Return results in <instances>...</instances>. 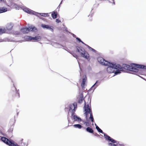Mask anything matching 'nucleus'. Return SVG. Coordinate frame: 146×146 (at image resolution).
Segmentation results:
<instances>
[{
  "mask_svg": "<svg viewBox=\"0 0 146 146\" xmlns=\"http://www.w3.org/2000/svg\"><path fill=\"white\" fill-rule=\"evenodd\" d=\"M132 66H130L126 64H123L122 66L119 64H117L116 67L117 69V71L115 73V75H117L121 73L120 71L123 70V69L127 70L130 71L132 68Z\"/></svg>",
  "mask_w": 146,
  "mask_h": 146,
  "instance_id": "nucleus-1",
  "label": "nucleus"
},
{
  "mask_svg": "<svg viewBox=\"0 0 146 146\" xmlns=\"http://www.w3.org/2000/svg\"><path fill=\"white\" fill-rule=\"evenodd\" d=\"M84 108L85 111V114L86 118L87 119V117L88 115V114L90 113V116L89 117V119L91 120V121L93 122L94 121V119L92 115V113L91 111V107L90 108L89 107L88 104H87L86 105V104L85 103Z\"/></svg>",
  "mask_w": 146,
  "mask_h": 146,
  "instance_id": "nucleus-2",
  "label": "nucleus"
},
{
  "mask_svg": "<svg viewBox=\"0 0 146 146\" xmlns=\"http://www.w3.org/2000/svg\"><path fill=\"white\" fill-rule=\"evenodd\" d=\"M117 66V64H114L109 62V65L106 66H108L107 68V72L109 73H115L117 71V69L116 67V66Z\"/></svg>",
  "mask_w": 146,
  "mask_h": 146,
  "instance_id": "nucleus-3",
  "label": "nucleus"
},
{
  "mask_svg": "<svg viewBox=\"0 0 146 146\" xmlns=\"http://www.w3.org/2000/svg\"><path fill=\"white\" fill-rule=\"evenodd\" d=\"M1 139L2 141L10 146H20L17 143L15 144L14 142L11 141L5 137H1Z\"/></svg>",
  "mask_w": 146,
  "mask_h": 146,
  "instance_id": "nucleus-4",
  "label": "nucleus"
},
{
  "mask_svg": "<svg viewBox=\"0 0 146 146\" xmlns=\"http://www.w3.org/2000/svg\"><path fill=\"white\" fill-rule=\"evenodd\" d=\"M104 136L106 140L108 141H110L111 143H109L108 144L109 146H117L116 145L114 144V143H116L117 142L115 140L111 138L110 136L106 134H104Z\"/></svg>",
  "mask_w": 146,
  "mask_h": 146,
  "instance_id": "nucleus-5",
  "label": "nucleus"
},
{
  "mask_svg": "<svg viewBox=\"0 0 146 146\" xmlns=\"http://www.w3.org/2000/svg\"><path fill=\"white\" fill-rule=\"evenodd\" d=\"M98 62L101 64L105 66L109 65V62L105 60L101 57H98L97 58Z\"/></svg>",
  "mask_w": 146,
  "mask_h": 146,
  "instance_id": "nucleus-6",
  "label": "nucleus"
},
{
  "mask_svg": "<svg viewBox=\"0 0 146 146\" xmlns=\"http://www.w3.org/2000/svg\"><path fill=\"white\" fill-rule=\"evenodd\" d=\"M26 39L30 41H39L40 40L41 37L38 36H36L35 37H33L31 36H26Z\"/></svg>",
  "mask_w": 146,
  "mask_h": 146,
  "instance_id": "nucleus-7",
  "label": "nucleus"
},
{
  "mask_svg": "<svg viewBox=\"0 0 146 146\" xmlns=\"http://www.w3.org/2000/svg\"><path fill=\"white\" fill-rule=\"evenodd\" d=\"M14 91L11 92L13 97L14 98H18L20 97L19 93L17 90H16V89L15 87H13Z\"/></svg>",
  "mask_w": 146,
  "mask_h": 146,
  "instance_id": "nucleus-8",
  "label": "nucleus"
},
{
  "mask_svg": "<svg viewBox=\"0 0 146 146\" xmlns=\"http://www.w3.org/2000/svg\"><path fill=\"white\" fill-rule=\"evenodd\" d=\"M77 107L76 104H73L70 105L69 110L70 111L71 110H72V116H73V115L74 114L75 109Z\"/></svg>",
  "mask_w": 146,
  "mask_h": 146,
  "instance_id": "nucleus-9",
  "label": "nucleus"
},
{
  "mask_svg": "<svg viewBox=\"0 0 146 146\" xmlns=\"http://www.w3.org/2000/svg\"><path fill=\"white\" fill-rule=\"evenodd\" d=\"M81 56L86 59L88 61H89L90 59L89 54L85 50L83 53H81Z\"/></svg>",
  "mask_w": 146,
  "mask_h": 146,
  "instance_id": "nucleus-10",
  "label": "nucleus"
},
{
  "mask_svg": "<svg viewBox=\"0 0 146 146\" xmlns=\"http://www.w3.org/2000/svg\"><path fill=\"white\" fill-rule=\"evenodd\" d=\"M41 26L44 29H48L52 32L53 31L54 27L52 26H50L48 25L43 24H41Z\"/></svg>",
  "mask_w": 146,
  "mask_h": 146,
  "instance_id": "nucleus-11",
  "label": "nucleus"
},
{
  "mask_svg": "<svg viewBox=\"0 0 146 146\" xmlns=\"http://www.w3.org/2000/svg\"><path fill=\"white\" fill-rule=\"evenodd\" d=\"M133 66L134 67H136L137 68H142L143 69H146V66L143 65H140L138 64H134Z\"/></svg>",
  "mask_w": 146,
  "mask_h": 146,
  "instance_id": "nucleus-12",
  "label": "nucleus"
},
{
  "mask_svg": "<svg viewBox=\"0 0 146 146\" xmlns=\"http://www.w3.org/2000/svg\"><path fill=\"white\" fill-rule=\"evenodd\" d=\"M71 118L72 119L74 120V121H81V119L76 115H73V116L71 115Z\"/></svg>",
  "mask_w": 146,
  "mask_h": 146,
  "instance_id": "nucleus-13",
  "label": "nucleus"
},
{
  "mask_svg": "<svg viewBox=\"0 0 146 146\" xmlns=\"http://www.w3.org/2000/svg\"><path fill=\"white\" fill-rule=\"evenodd\" d=\"M76 51L80 53L81 55V53H83L85 51V49L82 47L76 46Z\"/></svg>",
  "mask_w": 146,
  "mask_h": 146,
  "instance_id": "nucleus-14",
  "label": "nucleus"
},
{
  "mask_svg": "<svg viewBox=\"0 0 146 146\" xmlns=\"http://www.w3.org/2000/svg\"><path fill=\"white\" fill-rule=\"evenodd\" d=\"M21 31L23 34H26L29 31V28H23L21 29Z\"/></svg>",
  "mask_w": 146,
  "mask_h": 146,
  "instance_id": "nucleus-15",
  "label": "nucleus"
},
{
  "mask_svg": "<svg viewBox=\"0 0 146 146\" xmlns=\"http://www.w3.org/2000/svg\"><path fill=\"white\" fill-rule=\"evenodd\" d=\"M13 24L12 23H9L7 24L6 26V29L7 31H10L12 29L13 27Z\"/></svg>",
  "mask_w": 146,
  "mask_h": 146,
  "instance_id": "nucleus-16",
  "label": "nucleus"
},
{
  "mask_svg": "<svg viewBox=\"0 0 146 146\" xmlns=\"http://www.w3.org/2000/svg\"><path fill=\"white\" fill-rule=\"evenodd\" d=\"M24 11L30 14H34V12L28 8H25L23 9Z\"/></svg>",
  "mask_w": 146,
  "mask_h": 146,
  "instance_id": "nucleus-17",
  "label": "nucleus"
},
{
  "mask_svg": "<svg viewBox=\"0 0 146 146\" xmlns=\"http://www.w3.org/2000/svg\"><path fill=\"white\" fill-rule=\"evenodd\" d=\"M7 33V29L5 28L0 27V35Z\"/></svg>",
  "mask_w": 146,
  "mask_h": 146,
  "instance_id": "nucleus-18",
  "label": "nucleus"
},
{
  "mask_svg": "<svg viewBox=\"0 0 146 146\" xmlns=\"http://www.w3.org/2000/svg\"><path fill=\"white\" fill-rule=\"evenodd\" d=\"M29 31H31L32 32H36L37 31V29L35 27H29Z\"/></svg>",
  "mask_w": 146,
  "mask_h": 146,
  "instance_id": "nucleus-19",
  "label": "nucleus"
},
{
  "mask_svg": "<svg viewBox=\"0 0 146 146\" xmlns=\"http://www.w3.org/2000/svg\"><path fill=\"white\" fill-rule=\"evenodd\" d=\"M134 64H131V65L132 66V68H131V71L135 72H137L138 71V69L137 68H137L136 67L134 66L133 65Z\"/></svg>",
  "mask_w": 146,
  "mask_h": 146,
  "instance_id": "nucleus-20",
  "label": "nucleus"
},
{
  "mask_svg": "<svg viewBox=\"0 0 146 146\" xmlns=\"http://www.w3.org/2000/svg\"><path fill=\"white\" fill-rule=\"evenodd\" d=\"M86 130L87 132L90 133H92L94 132V131L93 129L89 127L87 128L86 129Z\"/></svg>",
  "mask_w": 146,
  "mask_h": 146,
  "instance_id": "nucleus-21",
  "label": "nucleus"
},
{
  "mask_svg": "<svg viewBox=\"0 0 146 146\" xmlns=\"http://www.w3.org/2000/svg\"><path fill=\"white\" fill-rule=\"evenodd\" d=\"M7 11V9L6 8L2 7L0 9V13L5 12Z\"/></svg>",
  "mask_w": 146,
  "mask_h": 146,
  "instance_id": "nucleus-22",
  "label": "nucleus"
},
{
  "mask_svg": "<svg viewBox=\"0 0 146 146\" xmlns=\"http://www.w3.org/2000/svg\"><path fill=\"white\" fill-rule=\"evenodd\" d=\"M57 12H54L51 15L52 17L54 19L56 18L57 17Z\"/></svg>",
  "mask_w": 146,
  "mask_h": 146,
  "instance_id": "nucleus-23",
  "label": "nucleus"
},
{
  "mask_svg": "<svg viewBox=\"0 0 146 146\" xmlns=\"http://www.w3.org/2000/svg\"><path fill=\"white\" fill-rule=\"evenodd\" d=\"M73 126L75 128H78L79 129H80L82 127V126L79 124H75L73 125Z\"/></svg>",
  "mask_w": 146,
  "mask_h": 146,
  "instance_id": "nucleus-24",
  "label": "nucleus"
},
{
  "mask_svg": "<svg viewBox=\"0 0 146 146\" xmlns=\"http://www.w3.org/2000/svg\"><path fill=\"white\" fill-rule=\"evenodd\" d=\"M86 46L88 47L89 50H90L96 53V50L91 48L88 45H86Z\"/></svg>",
  "mask_w": 146,
  "mask_h": 146,
  "instance_id": "nucleus-25",
  "label": "nucleus"
},
{
  "mask_svg": "<svg viewBox=\"0 0 146 146\" xmlns=\"http://www.w3.org/2000/svg\"><path fill=\"white\" fill-rule=\"evenodd\" d=\"M96 128L99 132L104 134H105L103 132V131L98 126H96Z\"/></svg>",
  "mask_w": 146,
  "mask_h": 146,
  "instance_id": "nucleus-26",
  "label": "nucleus"
},
{
  "mask_svg": "<svg viewBox=\"0 0 146 146\" xmlns=\"http://www.w3.org/2000/svg\"><path fill=\"white\" fill-rule=\"evenodd\" d=\"M84 99V98L80 97L78 100V102L80 104L81 103Z\"/></svg>",
  "mask_w": 146,
  "mask_h": 146,
  "instance_id": "nucleus-27",
  "label": "nucleus"
},
{
  "mask_svg": "<svg viewBox=\"0 0 146 146\" xmlns=\"http://www.w3.org/2000/svg\"><path fill=\"white\" fill-rule=\"evenodd\" d=\"M13 127L14 125H12L11 127L9 128V129L8 130V132L10 133H12L13 130Z\"/></svg>",
  "mask_w": 146,
  "mask_h": 146,
  "instance_id": "nucleus-28",
  "label": "nucleus"
},
{
  "mask_svg": "<svg viewBox=\"0 0 146 146\" xmlns=\"http://www.w3.org/2000/svg\"><path fill=\"white\" fill-rule=\"evenodd\" d=\"M85 82H84V81L82 82L81 84V86L83 89L84 88V85L85 84Z\"/></svg>",
  "mask_w": 146,
  "mask_h": 146,
  "instance_id": "nucleus-29",
  "label": "nucleus"
},
{
  "mask_svg": "<svg viewBox=\"0 0 146 146\" xmlns=\"http://www.w3.org/2000/svg\"><path fill=\"white\" fill-rule=\"evenodd\" d=\"M14 34L16 35H20V33L19 32L17 31L15 32L14 33Z\"/></svg>",
  "mask_w": 146,
  "mask_h": 146,
  "instance_id": "nucleus-30",
  "label": "nucleus"
},
{
  "mask_svg": "<svg viewBox=\"0 0 146 146\" xmlns=\"http://www.w3.org/2000/svg\"><path fill=\"white\" fill-rule=\"evenodd\" d=\"M42 15H41V16H48V14L47 13H42Z\"/></svg>",
  "mask_w": 146,
  "mask_h": 146,
  "instance_id": "nucleus-31",
  "label": "nucleus"
},
{
  "mask_svg": "<svg viewBox=\"0 0 146 146\" xmlns=\"http://www.w3.org/2000/svg\"><path fill=\"white\" fill-rule=\"evenodd\" d=\"M84 124H85L87 126H89V124L88 122H85L84 123Z\"/></svg>",
  "mask_w": 146,
  "mask_h": 146,
  "instance_id": "nucleus-32",
  "label": "nucleus"
},
{
  "mask_svg": "<svg viewBox=\"0 0 146 146\" xmlns=\"http://www.w3.org/2000/svg\"><path fill=\"white\" fill-rule=\"evenodd\" d=\"M56 22L57 23H59L61 22V21L59 20L58 19H56Z\"/></svg>",
  "mask_w": 146,
  "mask_h": 146,
  "instance_id": "nucleus-33",
  "label": "nucleus"
},
{
  "mask_svg": "<svg viewBox=\"0 0 146 146\" xmlns=\"http://www.w3.org/2000/svg\"><path fill=\"white\" fill-rule=\"evenodd\" d=\"M72 55L74 57L76 58L78 57V56L76 54H72Z\"/></svg>",
  "mask_w": 146,
  "mask_h": 146,
  "instance_id": "nucleus-34",
  "label": "nucleus"
},
{
  "mask_svg": "<svg viewBox=\"0 0 146 146\" xmlns=\"http://www.w3.org/2000/svg\"><path fill=\"white\" fill-rule=\"evenodd\" d=\"M86 78H84L83 79L82 81V82L84 81V82H85L86 81Z\"/></svg>",
  "mask_w": 146,
  "mask_h": 146,
  "instance_id": "nucleus-35",
  "label": "nucleus"
},
{
  "mask_svg": "<svg viewBox=\"0 0 146 146\" xmlns=\"http://www.w3.org/2000/svg\"><path fill=\"white\" fill-rule=\"evenodd\" d=\"M80 97L84 98L83 95L82 93H81V94H80Z\"/></svg>",
  "mask_w": 146,
  "mask_h": 146,
  "instance_id": "nucleus-36",
  "label": "nucleus"
},
{
  "mask_svg": "<svg viewBox=\"0 0 146 146\" xmlns=\"http://www.w3.org/2000/svg\"><path fill=\"white\" fill-rule=\"evenodd\" d=\"M97 81L96 82V83L94 84V85L93 86V87L94 86H96L94 88V89L96 88L97 86L98 85H96V84L97 83Z\"/></svg>",
  "mask_w": 146,
  "mask_h": 146,
  "instance_id": "nucleus-37",
  "label": "nucleus"
},
{
  "mask_svg": "<svg viewBox=\"0 0 146 146\" xmlns=\"http://www.w3.org/2000/svg\"><path fill=\"white\" fill-rule=\"evenodd\" d=\"M76 38L80 42V41H81V40H80V38H79L78 37H76Z\"/></svg>",
  "mask_w": 146,
  "mask_h": 146,
  "instance_id": "nucleus-38",
  "label": "nucleus"
},
{
  "mask_svg": "<svg viewBox=\"0 0 146 146\" xmlns=\"http://www.w3.org/2000/svg\"><path fill=\"white\" fill-rule=\"evenodd\" d=\"M5 0H0V2H4Z\"/></svg>",
  "mask_w": 146,
  "mask_h": 146,
  "instance_id": "nucleus-39",
  "label": "nucleus"
},
{
  "mask_svg": "<svg viewBox=\"0 0 146 146\" xmlns=\"http://www.w3.org/2000/svg\"><path fill=\"white\" fill-rule=\"evenodd\" d=\"M80 42H82V44H84V45H85L86 46V44H85L83 42H82V40H81V41H80Z\"/></svg>",
  "mask_w": 146,
  "mask_h": 146,
  "instance_id": "nucleus-40",
  "label": "nucleus"
},
{
  "mask_svg": "<svg viewBox=\"0 0 146 146\" xmlns=\"http://www.w3.org/2000/svg\"><path fill=\"white\" fill-rule=\"evenodd\" d=\"M75 36H76V35H74V37H75Z\"/></svg>",
  "mask_w": 146,
  "mask_h": 146,
  "instance_id": "nucleus-41",
  "label": "nucleus"
},
{
  "mask_svg": "<svg viewBox=\"0 0 146 146\" xmlns=\"http://www.w3.org/2000/svg\"><path fill=\"white\" fill-rule=\"evenodd\" d=\"M75 36H76V35H74V37H75Z\"/></svg>",
  "mask_w": 146,
  "mask_h": 146,
  "instance_id": "nucleus-42",
  "label": "nucleus"
},
{
  "mask_svg": "<svg viewBox=\"0 0 146 146\" xmlns=\"http://www.w3.org/2000/svg\"><path fill=\"white\" fill-rule=\"evenodd\" d=\"M83 128H84V129H85V127H83Z\"/></svg>",
  "mask_w": 146,
  "mask_h": 146,
  "instance_id": "nucleus-43",
  "label": "nucleus"
}]
</instances>
